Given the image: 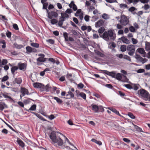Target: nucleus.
I'll use <instances>...</instances> for the list:
<instances>
[{"mask_svg": "<svg viewBox=\"0 0 150 150\" xmlns=\"http://www.w3.org/2000/svg\"><path fill=\"white\" fill-rule=\"evenodd\" d=\"M59 134L63 136V134L59 132L57 133L54 131H52L49 136L51 140V143L54 145L57 144L59 146H62L64 144L63 141L60 137Z\"/></svg>", "mask_w": 150, "mask_h": 150, "instance_id": "nucleus-1", "label": "nucleus"}, {"mask_svg": "<svg viewBox=\"0 0 150 150\" xmlns=\"http://www.w3.org/2000/svg\"><path fill=\"white\" fill-rule=\"evenodd\" d=\"M100 37L107 41H109L110 39L112 41L115 40L116 38V34L113 33V30L111 29L105 31Z\"/></svg>", "mask_w": 150, "mask_h": 150, "instance_id": "nucleus-2", "label": "nucleus"}, {"mask_svg": "<svg viewBox=\"0 0 150 150\" xmlns=\"http://www.w3.org/2000/svg\"><path fill=\"white\" fill-rule=\"evenodd\" d=\"M141 96L144 98V99L147 101L148 100L149 93L144 89L140 90L138 91Z\"/></svg>", "mask_w": 150, "mask_h": 150, "instance_id": "nucleus-3", "label": "nucleus"}, {"mask_svg": "<svg viewBox=\"0 0 150 150\" xmlns=\"http://www.w3.org/2000/svg\"><path fill=\"white\" fill-rule=\"evenodd\" d=\"M127 50L129 51L128 53L130 56H133L135 51V46L133 45H128L127 47Z\"/></svg>", "mask_w": 150, "mask_h": 150, "instance_id": "nucleus-4", "label": "nucleus"}, {"mask_svg": "<svg viewBox=\"0 0 150 150\" xmlns=\"http://www.w3.org/2000/svg\"><path fill=\"white\" fill-rule=\"evenodd\" d=\"M120 20V23L122 25H126L127 24L129 21L127 17L125 15L122 16Z\"/></svg>", "mask_w": 150, "mask_h": 150, "instance_id": "nucleus-5", "label": "nucleus"}, {"mask_svg": "<svg viewBox=\"0 0 150 150\" xmlns=\"http://www.w3.org/2000/svg\"><path fill=\"white\" fill-rule=\"evenodd\" d=\"M48 17L50 19H52L53 18H56L58 17V14L57 12L52 11L50 12L47 11Z\"/></svg>", "mask_w": 150, "mask_h": 150, "instance_id": "nucleus-6", "label": "nucleus"}, {"mask_svg": "<svg viewBox=\"0 0 150 150\" xmlns=\"http://www.w3.org/2000/svg\"><path fill=\"white\" fill-rule=\"evenodd\" d=\"M135 58L139 62H142L143 64H144L148 61V59H147L143 58L139 55L137 54H136Z\"/></svg>", "mask_w": 150, "mask_h": 150, "instance_id": "nucleus-7", "label": "nucleus"}, {"mask_svg": "<svg viewBox=\"0 0 150 150\" xmlns=\"http://www.w3.org/2000/svg\"><path fill=\"white\" fill-rule=\"evenodd\" d=\"M20 91V92L22 94L20 95V98L21 99L22 96H24L25 94L29 95L30 94L29 93V92L28 89L24 87H21Z\"/></svg>", "mask_w": 150, "mask_h": 150, "instance_id": "nucleus-8", "label": "nucleus"}, {"mask_svg": "<svg viewBox=\"0 0 150 150\" xmlns=\"http://www.w3.org/2000/svg\"><path fill=\"white\" fill-rule=\"evenodd\" d=\"M104 21L103 20L100 19L96 23L95 25L96 27L98 28L102 26L104 23Z\"/></svg>", "mask_w": 150, "mask_h": 150, "instance_id": "nucleus-9", "label": "nucleus"}, {"mask_svg": "<svg viewBox=\"0 0 150 150\" xmlns=\"http://www.w3.org/2000/svg\"><path fill=\"white\" fill-rule=\"evenodd\" d=\"M91 107H92V109L94 112L95 113H98L99 112L98 106L94 104H92L91 105Z\"/></svg>", "mask_w": 150, "mask_h": 150, "instance_id": "nucleus-10", "label": "nucleus"}, {"mask_svg": "<svg viewBox=\"0 0 150 150\" xmlns=\"http://www.w3.org/2000/svg\"><path fill=\"white\" fill-rule=\"evenodd\" d=\"M33 86L34 88H42L44 87L43 85L39 83H34L33 84Z\"/></svg>", "mask_w": 150, "mask_h": 150, "instance_id": "nucleus-11", "label": "nucleus"}, {"mask_svg": "<svg viewBox=\"0 0 150 150\" xmlns=\"http://www.w3.org/2000/svg\"><path fill=\"white\" fill-rule=\"evenodd\" d=\"M22 82V79L21 78H15L13 81V84L17 83L18 84H21Z\"/></svg>", "mask_w": 150, "mask_h": 150, "instance_id": "nucleus-12", "label": "nucleus"}, {"mask_svg": "<svg viewBox=\"0 0 150 150\" xmlns=\"http://www.w3.org/2000/svg\"><path fill=\"white\" fill-rule=\"evenodd\" d=\"M137 51L139 52V53L142 54H144V55L142 56L144 57H145V54L146 52H145L144 49L142 48H139L137 49Z\"/></svg>", "mask_w": 150, "mask_h": 150, "instance_id": "nucleus-13", "label": "nucleus"}, {"mask_svg": "<svg viewBox=\"0 0 150 150\" xmlns=\"http://www.w3.org/2000/svg\"><path fill=\"white\" fill-rule=\"evenodd\" d=\"M18 68L20 70H23L26 67V65L24 63H20L18 64Z\"/></svg>", "mask_w": 150, "mask_h": 150, "instance_id": "nucleus-14", "label": "nucleus"}, {"mask_svg": "<svg viewBox=\"0 0 150 150\" xmlns=\"http://www.w3.org/2000/svg\"><path fill=\"white\" fill-rule=\"evenodd\" d=\"M16 142L19 145L22 147H23L24 146V143L23 141L20 139L18 138Z\"/></svg>", "mask_w": 150, "mask_h": 150, "instance_id": "nucleus-15", "label": "nucleus"}, {"mask_svg": "<svg viewBox=\"0 0 150 150\" xmlns=\"http://www.w3.org/2000/svg\"><path fill=\"white\" fill-rule=\"evenodd\" d=\"M7 108V105L5 103H0V110L2 111L4 108Z\"/></svg>", "mask_w": 150, "mask_h": 150, "instance_id": "nucleus-16", "label": "nucleus"}, {"mask_svg": "<svg viewBox=\"0 0 150 150\" xmlns=\"http://www.w3.org/2000/svg\"><path fill=\"white\" fill-rule=\"evenodd\" d=\"M18 67L16 66H14L11 68V71L13 75H15V71L18 69Z\"/></svg>", "mask_w": 150, "mask_h": 150, "instance_id": "nucleus-17", "label": "nucleus"}, {"mask_svg": "<svg viewBox=\"0 0 150 150\" xmlns=\"http://www.w3.org/2000/svg\"><path fill=\"white\" fill-rule=\"evenodd\" d=\"M121 40L124 43L127 44H128L129 43V40H128L127 38L124 36L121 37Z\"/></svg>", "mask_w": 150, "mask_h": 150, "instance_id": "nucleus-18", "label": "nucleus"}, {"mask_svg": "<svg viewBox=\"0 0 150 150\" xmlns=\"http://www.w3.org/2000/svg\"><path fill=\"white\" fill-rule=\"evenodd\" d=\"M47 59L46 58H42L41 57H39L37 59V61L38 62H46L47 60Z\"/></svg>", "mask_w": 150, "mask_h": 150, "instance_id": "nucleus-19", "label": "nucleus"}, {"mask_svg": "<svg viewBox=\"0 0 150 150\" xmlns=\"http://www.w3.org/2000/svg\"><path fill=\"white\" fill-rule=\"evenodd\" d=\"M109 109L111 111H112V112L115 113L116 115L120 116V117L122 116L119 113L118 111L115 108H111L110 109L109 108Z\"/></svg>", "mask_w": 150, "mask_h": 150, "instance_id": "nucleus-20", "label": "nucleus"}, {"mask_svg": "<svg viewBox=\"0 0 150 150\" xmlns=\"http://www.w3.org/2000/svg\"><path fill=\"white\" fill-rule=\"evenodd\" d=\"M53 98L59 104H61L62 103V101L58 97H53Z\"/></svg>", "mask_w": 150, "mask_h": 150, "instance_id": "nucleus-21", "label": "nucleus"}, {"mask_svg": "<svg viewBox=\"0 0 150 150\" xmlns=\"http://www.w3.org/2000/svg\"><path fill=\"white\" fill-rule=\"evenodd\" d=\"M91 141L94 142H95L99 146H100L102 144L101 142L100 141H98L94 139H92Z\"/></svg>", "mask_w": 150, "mask_h": 150, "instance_id": "nucleus-22", "label": "nucleus"}, {"mask_svg": "<svg viewBox=\"0 0 150 150\" xmlns=\"http://www.w3.org/2000/svg\"><path fill=\"white\" fill-rule=\"evenodd\" d=\"M13 45L15 48L17 49H21L23 47V46L22 45H18L16 43H15Z\"/></svg>", "mask_w": 150, "mask_h": 150, "instance_id": "nucleus-23", "label": "nucleus"}, {"mask_svg": "<svg viewBox=\"0 0 150 150\" xmlns=\"http://www.w3.org/2000/svg\"><path fill=\"white\" fill-rule=\"evenodd\" d=\"M36 105L35 104H34L32 105L30 108L28 110L29 112L30 110L34 111L36 109Z\"/></svg>", "mask_w": 150, "mask_h": 150, "instance_id": "nucleus-24", "label": "nucleus"}, {"mask_svg": "<svg viewBox=\"0 0 150 150\" xmlns=\"http://www.w3.org/2000/svg\"><path fill=\"white\" fill-rule=\"evenodd\" d=\"M79 95L83 98V99L84 100L86 99V95L85 93L83 92L80 93L79 94Z\"/></svg>", "mask_w": 150, "mask_h": 150, "instance_id": "nucleus-25", "label": "nucleus"}, {"mask_svg": "<svg viewBox=\"0 0 150 150\" xmlns=\"http://www.w3.org/2000/svg\"><path fill=\"white\" fill-rule=\"evenodd\" d=\"M43 4L42 9H45L46 10L47 13V11H49L47 8V6L48 5V3L46 2V3H43V4Z\"/></svg>", "mask_w": 150, "mask_h": 150, "instance_id": "nucleus-26", "label": "nucleus"}, {"mask_svg": "<svg viewBox=\"0 0 150 150\" xmlns=\"http://www.w3.org/2000/svg\"><path fill=\"white\" fill-rule=\"evenodd\" d=\"M66 13H64V12H63V13H61V16H62V18H63V17L64 18H69V15Z\"/></svg>", "mask_w": 150, "mask_h": 150, "instance_id": "nucleus-27", "label": "nucleus"}, {"mask_svg": "<svg viewBox=\"0 0 150 150\" xmlns=\"http://www.w3.org/2000/svg\"><path fill=\"white\" fill-rule=\"evenodd\" d=\"M0 43L3 44V45L2 46V47L3 48H5L6 47V42L4 40H1L0 41Z\"/></svg>", "mask_w": 150, "mask_h": 150, "instance_id": "nucleus-28", "label": "nucleus"}, {"mask_svg": "<svg viewBox=\"0 0 150 150\" xmlns=\"http://www.w3.org/2000/svg\"><path fill=\"white\" fill-rule=\"evenodd\" d=\"M30 45L36 48H38L39 46V44L38 43L35 42L31 43Z\"/></svg>", "mask_w": 150, "mask_h": 150, "instance_id": "nucleus-29", "label": "nucleus"}, {"mask_svg": "<svg viewBox=\"0 0 150 150\" xmlns=\"http://www.w3.org/2000/svg\"><path fill=\"white\" fill-rule=\"evenodd\" d=\"M121 51L122 52H125L127 50L126 46L125 45H122L120 47Z\"/></svg>", "mask_w": 150, "mask_h": 150, "instance_id": "nucleus-30", "label": "nucleus"}, {"mask_svg": "<svg viewBox=\"0 0 150 150\" xmlns=\"http://www.w3.org/2000/svg\"><path fill=\"white\" fill-rule=\"evenodd\" d=\"M30 100L34 101V100H33L28 98L27 99L23 101V103L24 104H27L29 103L30 102Z\"/></svg>", "mask_w": 150, "mask_h": 150, "instance_id": "nucleus-31", "label": "nucleus"}, {"mask_svg": "<svg viewBox=\"0 0 150 150\" xmlns=\"http://www.w3.org/2000/svg\"><path fill=\"white\" fill-rule=\"evenodd\" d=\"M116 79L118 80H120L122 79V76L120 73H117L116 75H115V78Z\"/></svg>", "mask_w": 150, "mask_h": 150, "instance_id": "nucleus-32", "label": "nucleus"}, {"mask_svg": "<svg viewBox=\"0 0 150 150\" xmlns=\"http://www.w3.org/2000/svg\"><path fill=\"white\" fill-rule=\"evenodd\" d=\"M68 94H67L66 96L67 97L69 95L70 96V98H73L74 97V95L73 93L71 92V91H69L68 92Z\"/></svg>", "mask_w": 150, "mask_h": 150, "instance_id": "nucleus-33", "label": "nucleus"}, {"mask_svg": "<svg viewBox=\"0 0 150 150\" xmlns=\"http://www.w3.org/2000/svg\"><path fill=\"white\" fill-rule=\"evenodd\" d=\"M63 36L65 38V40L68 41V33L66 32L64 33Z\"/></svg>", "mask_w": 150, "mask_h": 150, "instance_id": "nucleus-34", "label": "nucleus"}, {"mask_svg": "<svg viewBox=\"0 0 150 150\" xmlns=\"http://www.w3.org/2000/svg\"><path fill=\"white\" fill-rule=\"evenodd\" d=\"M36 115H36L37 117L38 118H39V119H40L44 121H47V120L45 119L40 114H36Z\"/></svg>", "mask_w": 150, "mask_h": 150, "instance_id": "nucleus-35", "label": "nucleus"}, {"mask_svg": "<svg viewBox=\"0 0 150 150\" xmlns=\"http://www.w3.org/2000/svg\"><path fill=\"white\" fill-rule=\"evenodd\" d=\"M26 52L27 53L31 52L32 47L29 46H27L26 47Z\"/></svg>", "mask_w": 150, "mask_h": 150, "instance_id": "nucleus-36", "label": "nucleus"}, {"mask_svg": "<svg viewBox=\"0 0 150 150\" xmlns=\"http://www.w3.org/2000/svg\"><path fill=\"white\" fill-rule=\"evenodd\" d=\"M105 30V29L104 27H101L98 30V33L99 34H102L103 33L104 30Z\"/></svg>", "mask_w": 150, "mask_h": 150, "instance_id": "nucleus-37", "label": "nucleus"}, {"mask_svg": "<svg viewBox=\"0 0 150 150\" xmlns=\"http://www.w3.org/2000/svg\"><path fill=\"white\" fill-rule=\"evenodd\" d=\"M51 19L52 20L51 21V23L52 25H54L55 24L57 23L58 22V21L55 19L53 18L52 19Z\"/></svg>", "mask_w": 150, "mask_h": 150, "instance_id": "nucleus-38", "label": "nucleus"}, {"mask_svg": "<svg viewBox=\"0 0 150 150\" xmlns=\"http://www.w3.org/2000/svg\"><path fill=\"white\" fill-rule=\"evenodd\" d=\"M123 58L125 59H126L129 61H131V59L130 57L129 56L125 55L123 56Z\"/></svg>", "mask_w": 150, "mask_h": 150, "instance_id": "nucleus-39", "label": "nucleus"}, {"mask_svg": "<svg viewBox=\"0 0 150 150\" xmlns=\"http://www.w3.org/2000/svg\"><path fill=\"white\" fill-rule=\"evenodd\" d=\"M115 75H116L114 71H112V72H110V74H109V76H111L113 78H115Z\"/></svg>", "mask_w": 150, "mask_h": 150, "instance_id": "nucleus-40", "label": "nucleus"}, {"mask_svg": "<svg viewBox=\"0 0 150 150\" xmlns=\"http://www.w3.org/2000/svg\"><path fill=\"white\" fill-rule=\"evenodd\" d=\"M128 115L129 117H130L132 119H134L135 118V116L131 112H128Z\"/></svg>", "mask_w": 150, "mask_h": 150, "instance_id": "nucleus-41", "label": "nucleus"}, {"mask_svg": "<svg viewBox=\"0 0 150 150\" xmlns=\"http://www.w3.org/2000/svg\"><path fill=\"white\" fill-rule=\"evenodd\" d=\"M4 123L8 127H9L11 130H12L13 131L15 132L16 131L15 130L13 129L10 125L7 123L5 121H3Z\"/></svg>", "mask_w": 150, "mask_h": 150, "instance_id": "nucleus-42", "label": "nucleus"}, {"mask_svg": "<svg viewBox=\"0 0 150 150\" xmlns=\"http://www.w3.org/2000/svg\"><path fill=\"white\" fill-rule=\"evenodd\" d=\"M8 76L7 75L4 76L2 79V82H4L8 80Z\"/></svg>", "mask_w": 150, "mask_h": 150, "instance_id": "nucleus-43", "label": "nucleus"}, {"mask_svg": "<svg viewBox=\"0 0 150 150\" xmlns=\"http://www.w3.org/2000/svg\"><path fill=\"white\" fill-rule=\"evenodd\" d=\"M124 86L129 89H132L133 88V87L129 84H125Z\"/></svg>", "mask_w": 150, "mask_h": 150, "instance_id": "nucleus-44", "label": "nucleus"}, {"mask_svg": "<svg viewBox=\"0 0 150 150\" xmlns=\"http://www.w3.org/2000/svg\"><path fill=\"white\" fill-rule=\"evenodd\" d=\"M150 7V6L148 4H145L143 7H142V8H144L145 10H148L149 8Z\"/></svg>", "mask_w": 150, "mask_h": 150, "instance_id": "nucleus-45", "label": "nucleus"}, {"mask_svg": "<svg viewBox=\"0 0 150 150\" xmlns=\"http://www.w3.org/2000/svg\"><path fill=\"white\" fill-rule=\"evenodd\" d=\"M129 30L132 32H135V28L132 26H131L129 27Z\"/></svg>", "mask_w": 150, "mask_h": 150, "instance_id": "nucleus-46", "label": "nucleus"}, {"mask_svg": "<svg viewBox=\"0 0 150 150\" xmlns=\"http://www.w3.org/2000/svg\"><path fill=\"white\" fill-rule=\"evenodd\" d=\"M50 62L53 64L55 63V60L52 58H50L47 59Z\"/></svg>", "mask_w": 150, "mask_h": 150, "instance_id": "nucleus-47", "label": "nucleus"}, {"mask_svg": "<svg viewBox=\"0 0 150 150\" xmlns=\"http://www.w3.org/2000/svg\"><path fill=\"white\" fill-rule=\"evenodd\" d=\"M120 6L121 8H122L124 7L126 8H128V6L127 5L123 4H120Z\"/></svg>", "mask_w": 150, "mask_h": 150, "instance_id": "nucleus-48", "label": "nucleus"}, {"mask_svg": "<svg viewBox=\"0 0 150 150\" xmlns=\"http://www.w3.org/2000/svg\"><path fill=\"white\" fill-rule=\"evenodd\" d=\"M49 84H48L46 86H44V87L43 88H44L45 90V91H49Z\"/></svg>", "mask_w": 150, "mask_h": 150, "instance_id": "nucleus-49", "label": "nucleus"}, {"mask_svg": "<svg viewBox=\"0 0 150 150\" xmlns=\"http://www.w3.org/2000/svg\"><path fill=\"white\" fill-rule=\"evenodd\" d=\"M63 136H64L65 138V142H64V143H65V142H67L69 143V144L71 145H73V144H71V143L69 142V140L68 139L67 137H66L63 134Z\"/></svg>", "mask_w": 150, "mask_h": 150, "instance_id": "nucleus-50", "label": "nucleus"}, {"mask_svg": "<svg viewBox=\"0 0 150 150\" xmlns=\"http://www.w3.org/2000/svg\"><path fill=\"white\" fill-rule=\"evenodd\" d=\"M98 111L100 112H103L104 111V110L103 107L101 106H98Z\"/></svg>", "mask_w": 150, "mask_h": 150, "instance_id": "nucleus-51", "label": "nucleus"}, {"mask_svg": "<svg viewBox=\"0 0 150 150\" xmlns=\"http://www.w3.org/2000/svg\"><path fill=\"white\" fill-rule=\"evenodd\" d=\"M46 41L52 45L54 44V41L53 40L50 39L47 40Z\"/></svg>", "mask_w": 150, "mask_h": 150, "instance_id": "nucleus-52", "label": "nucleus"}, {"mask_svg": "<svg viewBox=\"0 0 150 150\" xmlns=\"http://www.w3.org/2000/svg\"><path fill=\"white\" fill-rule=\"evenodd\" d=\"M8 63L7 60L6 59H3L1 62V65H5Z\"/></svg>", "mask_w": 150, "mask_h": 150, "instance_id": "nucleus-53", "label": "nucleus"}, {"mask_svg": "<svg viewBox=\"0 0 150 150\" xmlns=\"http://www.w3.org/2000/svg\"><path fill=\"white\" fill-rule=\"evenodd\" d=\"M84 85L82 83H80L77 85V87L80 89L84 87Z\"/></svg>", "mask_w": 150, "mask_h": 150, "instance_id": "nucleus-54", "label": "nucleus"}, {"mask_svg": "<svg viewBox=\"0 0 150 150\" xmlns=\"http://www.w3.org/2000/svg\"><path fill=\"white\" fill-rule=\"evenodd\" d=\"M13 28L16 30H19L17 25L16 23H14L13 25Z\"/></svg>", "mask_w": 150, "mask_h": 150, "instance_id": "nucleus-55", "label": "nucleus"}, {"mask_svg": "<svg viewBox=\"0 0 150 150\" xmlns=\"http://www.w3.org/2000/svg\"><path fill=\"white\" fill-rule=\"evenodd\" d=\"M145 71V70L144 69H138L137 71V72L138 73H140L144 72Z\"/></svg>", "mask_w": 150, "mask_h": 150, "instance_id": "nucleus-56", "label": "nucleus"}, {"mask_svg": "<svg viewBox=\"0 0 150 150\" xmlns=\"http://www.w3.org/2000/svg\"><path fill=\"white\" fill-rule=\"evenodd\" d=\"M2 95L5 98H8L11 100L12 99L11 97V96H9L5 94H4L3 93Z\"/></svg>", "mask_w": 150, "mask_h": 150, "instance_id": "nucleus-57", "label": "nucleus"}, {"mask_svg": "<svg viewBox=\"0 0 150 150\" xmlns=\"http://www.w3.org/2000/svg\"><path fill=\"white\" fill-rule=\"evenodd\" d=\"M89 17L90 16H88L86 15L84 17V19L86 21V22H88L89 21Z\"/></svg>", "mask_w": 150, "mask_h": 150, "instance_id": "nucleus-58", "label": "nucleus"}, {"mask_svg": "<svg viewBox=\"0 0 150 150\" xmlns=\"http://www.w3.org/2000/svg\"><path fill=\"white\" fill-rule=\"evenodd\" d=\"M136 9V8L135 7H131L129 8L128 10L129 11L133 12Z\"/></svg>", "mask_w": 150, "mask_h": 150, "instance_id": "nucleus-59", "label": "nucleus"}, {"mask_svg": "<svg viewBox=\"0 0 150 150\" xmlns=\"http://www.w3.org/2000/svg\"><path fill=\"white\" fill-rule=\"evenodd\" d=\"M135 128H136V129H137V130L138 131H139V132H142V129L140 128L138 126H137V125H135Z\"/></svg>", "mask_w": 150, "mask_h": 150, "instance_id": "nucleus-60", "label": "nucleus"}, {"mask_svg": "<svg viewBox=\"0 0 150 150\" xmlns=\"http://www.w3.org/2000/svg\"><path fill=\"white\" fill-rule=\"evenodd\" d=\"M11 33L9 31L6 33V35L7 37L8 38H10L11 37Z\"/></svg>", "mask_w": 150, "mask_h": 150, "instance_id": "nucleus-61", "label": "nucleus"}, {"mask_svg": "<svg viewBox=\"0 0 150 150\" xmlns=\"http://www.w3.org/2000/svg\"><path fill=\"white\" fill-rule=\"evenodd\" d=\"M72 12V10L70 8H68L65 11V12L69 14L71 13Z\"/></svg>", "mask_w": 150, "mask_h": 150, "instance_id": "nucleus-62", "label": "nucleus"}, {"mask_svg": "<svg viewBox=\"0 0 150 150\" xmlns=\"http://www.w3.org/2000/svg\"><path fill=\"white\" fill-rule=\"evenodd\" d=\"M132 40L133 44H136L138 42L137 40L134 38H132Z\"/></svg>", "mask_w": 150, "mask_h": 150, "instance_id": "nucleus-63", "label": "nucleus"}, {"mask_svg": "<svg viewBox=\"0 0 150 150\" xmlns=\"http://www.w3.org/2000/svg\"><path fill=\"white\" fill-rule=\"evenodd\" d=\"M105 86L110 88V89H112L113 88V86L111 84H107L105 85Z\"/></svg>", "mask_w": 150, "mask_h": 150, "instance_id": "nucleus-64", "label": "nucleus"}]
</instances>
